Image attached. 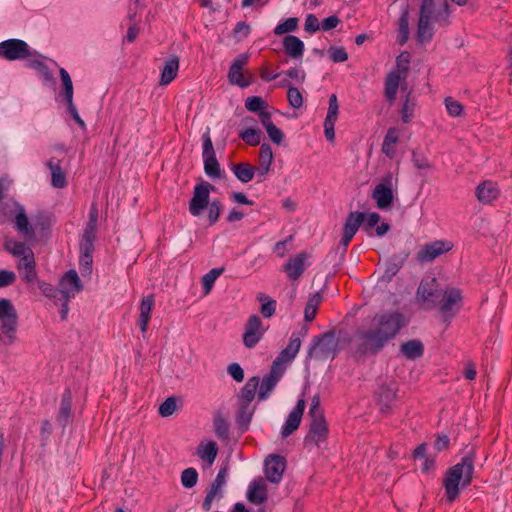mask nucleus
Here are the masks:
<instances>
[{
	"mask_svg": "<svg viewBox=\"0 0 512 512\" xmlns=\"http://www.w3.org/2000/svg\"><path fill=\"white\" fill-rule=\"evenodd\" d=\"M402 325L403 318L399 313L375 315L367 325L356 330L353 338H345L343 341L352 343L356 358L374 355L397 335Z\"/></svg>",
	"mask_w": 512,
	"mask_h": 512,
	"instance_id": "obj_1",
	"label": "nucleus"
},
{
	"mask_svg": "<svg viewBox=\"0 0 512 512\" xmlns=\"http://www.w3.org/2000/svg\"><path fill=\"white\" fill-rule=\"evenodd\" d=\"M474 473V452L468 453L461 462L452 466L443 479L446 499L449 503L455 501L460 492V486L470 485Z\"/></svg>",
	"mask_w": 512,
	"mask_h": 512,
	"instance_id": "obj_2",
	"label": "nucleus"
},
{
	"mask_svg": "<svg viewBox=\"0 0 512 512\" xmlns=\"http://www.w3.org/2000/svg\"><path fill=\"white\" fill-rule=\"evenodd\" d=\"M18 313L11 300L0 299V342L11 346L17 341Z\"/></svg>",
	"mask_w": 512,
	"mask_h": 512,
	"instance_id": "obj_3",
	"label": "nucleus"
},
{
	"mask_svg": "<svg viewBox=\"0 0 512 512\" xmlns=\"http://www.w3.org/2000/svg\"><path fill=\"white\" fill-rule=\"evenodd\" d=\"M338 340L332 331L314 339L308 351V357L316 360L334 359L337 354Z\"/></svg>",
	"mask_w": 512,
	"mask_h": 512,
	"instance_id": "obj_4",
	"label": "nucleus"
},
{
	"mask_svg": "<svg viewBox=\"0 0 512 512\" xmlns=\"http://www.w3.org/2000/svg\"><path fill=\"white\" fill-rule=\"evenodd\" d=\"M29 45L21 39H8L0 42V57L8 60H23L34 56Z\"/></svg>",
	"mask_w": 512,
	"mask_h": 512,
	"instance_id": "obj_5",
	"label": "nucleus"
},
{
	"mask_svg": "<svg viewBox=\"0 0 512 512\" xmlns=\"http://www.w3.org/2000/svg\"><path fill=\"white\" fill-rule=\"evenodd\" d=\"M442 292L436 278H425L419 284L417 298L426 309H432L439 304Z\"/></svg>",
	"mask_w": 512,
	"mask_h": 512,
	"instance_id": "obj_6",
	"label": "nucleus"
},
{
	"mask_svg": "<svg viewBox=\"0 0 512 512\" xmlns=\"http://www.w3.org/2000/svg\"><path fill=\"white\" fill-rule=\"evenodd\" d=\"M214 186L209 182L197 184L193 190V196L189 201V212L192 216L198 217L206 209L210 202V192Z\"/></svg>",
	"mask_w": 512,
	"mask_h": 512,
	"instance_id": "obj_7",
	"label": "nucleus"
},
{
	"mask_svg": "<svg viewBox=\"0 0 512 512\" xmlns=\"http://www.w3.org/2000/svg\"><path fill=\"white\" fill-rule=\"evenodd\" d=\"M203 140V161L205 173L212 178H220L221 169L216 159L215 150L209 132L202 136Z\"/></svg>",
	"mask_w": 512,
	"mask_h": 512,
	"instance_id": "obj_8",
	"label": "nucleus"
},
{
	"mask_svg": "<svg viewBox=\"0 0 512 512\" xmlns=\"http://www.w3.org/2000/svg\"><path fill=\"white\" fill-rule=\"evenodd\" d=\"M452 248V242L447 240H436L422 246L418 251L416 258L420 263L432 262L437 257L452 250Z\"/></svg>",
	"mask_w": 512,
	"mask_h": 512,
	"instance_id": "obj_9",
	"label": "nucleus"
},
{
	"mask_svg": "<svg viewBox=\"0 0 512 512\" xmlns=\"http://www.w3.org/2000/svg\"><path fill=\"white\" fill-rule=\"evenodd\" d=\"M248 61V53H243L234 59L228 71V80L231 84L237 85L241 88L248 87L251 84V75L246 77L243 72V68Z\"/></svg>",
	"mask_w": 512,
	"mask_h": 512,
	"instance_id": "obj_10",
	"label": "nucleus"
},
{
	"mask_svg": "<svg viewBox=\"0 0 512 512\" xmlns=\"http://www.w3.org/2000/svg\"><path fill=\"white\" fill-rule=\"evenodd\" d=\"M228 476V466L224 465L219 470L215 480L211 483L206 497L203 501L202 507L205 511H209L212 507L214 500H219L223 497V487L226 484V478Z\"/></svg>",
	"mask_w": 512,
	"mask_h": 512,
	"instance_id": "obj_11",
	"label": "nucleus"
},
{
	"mask_svg": "<svg viewBox=\"0 0 512 512\" xmlns=\"http://www.w3.org/2000/svg\"><path fill=\"white\" fill-rule=\"evenodd\" d=\"M372 198L376 201L379 209L385 210L391 207L394 199L391 174H388L381 183L375 186Z\"/></svg>",
	"mask_w": 512,
	"mask_h": 512,
	"instance_id": "obj_12",
	"label": "nucleus"
},
{
	"mask_svg": "<svg viewBox=\"0 0 512 512\" xmlns=\"http://www.w3.org/2000/svg\"><path fill=\"white\" fill-rule=\"evenodd\" d=\"M462 293L454 287H447L443 290L437 307L443 314H455L461 307Z\"/></svg>",
	"mask_w": 512,
	"mask_h": 512,
	"instance_id": "obj_13",
	"label": "nucleus"
},
{
	"mask_svg": "<svg viewBox=\"0 0 512 512\" xmlns=\"http://www.w3.org/2000/svg\"><path fill=\"white\" fill-rule=\"evenodd\" d=\"M310 419V429L304 439V442L305 444H314L316 446H319L327 439L328 425L324 416L310 417Z\"/></svg>",
	"mask_w": 512,
	"mask_h": 512,
	"instance_id": "obj_14",
	"label": "nucleus"
},
{
	"mask_svg": "<svg viewBox=\"0 0 512 512\" xmlns=\"http://www.w3.org/2000/svg\"><path fill=\"white\" fill-rule=\"evenodd\" d=\"M264 330L262 321L257 315L249 317L243 335V342L247 348H253L262 338Z\"/></svg>",
	"mask_w": 512,
	"mask_h": 512,
	"instance_id": "obj_15",
	"label": "nucleus"
},
{
	"mask_svg": "<svg viewBox=\"0 0 512 512\" xmlns=\"http://www.w3.org/2000/svg\"><path fill=\"white\" fill-rule=\"evenodd\" d=\"M83 290L82 282L75 270H69L64 274L59 283L60 296L73 298Z\"/></svg>",
	"mask_w": 512,
	"mask_h": 512,
	"instance_id": "obj_16",
	"label": "nucleus"
},
{
	"mask_svg": "<svg viewBox=\"0 0 512 512\" xmlns=\"http://www.w3.org/2000/svg\"><path fill=\"white\" fill-rule=\"evenodd\" d=\"M285 459L279 455H270L265 461V475L272 483H278L285 471Z\"/></svg>",
	"mask_w": 512,
	"mask_h": 512,
	"instance_id": "obj_17",
	"label": "nucleus"
},
{
	"mask_svg": "<svg viewBox=\"0 0 512 512\" xmlns=\"http://www.w3.org/2000/svg\"><path fill=\"white\" fill-rule=\"evenodd\" d=\"M306 404L304 399H299L294 409L289 413L282 427V437L286 438L296 431L301 423Z\"/></svg>",
	"mask_w": 512,
	"mask_h": 512,
	"instance_id": "obj_18",
	"label": "nucleus"
},
{
	"mask_svg": "<svg viewBox=\"0 0 512 512\" xmlns=\"http://www.w3.org/2000/svg\"><path fill=\"white\" fill-rule=\"evenodd\" d=\"M405 75L398 74V72H390L385 80V97L390 104L396 100L399 87L402 90L406 89Z\"/></svg>",
	"mask_w": 512,
	"mask_h": 512,
	"instance_id": "obj_19",
	"label": "nucleus"
},
{
	"mask_svg": "<svg viewBox=\"0 0 512 512\" xmlns=\"http://www.w3.org/2000/svg\"><path fill=\"white\" fill-rule=\"evenodd\" d=\"M365 214L361 212H351L345 222L343 229V237L341 244L344 249L349 245L350 241L358 231L360 224L364 221Z\"/></svg>",
	"mask_w": 512,
	"mask_h": 512,
	"instance_id": "obj_20",
	"label": "nucleus"
},
{
	"mask_svg": "<svg viewBox=\"0 0 512 512\" xmlns=\"http://www.w3.org/2000/svg\"><path fill=\"white\" fill-rule=\"evenodd\" d=\"M310 258L307 252H301L294 258L288 260L283 266L284 271L290 280H298L305 271V263Z\"/></svg>",
	"mask_w": 512,
	"mask_h": 512,
	"instance_id": "obj_21",
	"label": "nucleus"
},
{
	"mask_svg": "<svg viewBox=\"0 0 512 512\" xmlns=\"http://www.w3.org/2000/svg\"><path fill=\"white\" fill-rule=\"evenodd\" d=\"M338 100L335 94L329 97V107L327 116L324 121V132L328 141L333 142L335 139L334 125L338 118Z\"/></svg>",
	"mask_w": 512,
	"mask_h": 512,
	"instance_id": "obj_22",
	"label": "nucleus"
},
{
	"mask_svg": "<svg viewBox=\"0 0 512 512\" xmlns=\"http://www.w3.org/2000/svg\"><path fill=\"white\" fill-rule=\"evenodd\" d=\"M283 48L287 56L293 59H301L304 54L303 41L294 35H287L282 40Z\"/></svg>",
	"mask_w": 512,
	"mask_h": 512,
	"instance_id": "obj_23",
	"label": "nucleus"
},
{
	"mask_svg": "<svg viewBox=\"0 0 512 512\" xmlns=\"http://www.w3.org/2000/svg\"><path fill=\"white\" fill-rule=\"evenodd\" d=\"M499 195L497 185L491 181H484L476 188V197L479 202L489 204Z\"/></svg>",
	"mask_w": 512,
	"mask_h": 512,
	"instance_id": "obj_24",
	"label": "nucleus"
},
{
	"mask_svg": "<svg viewBox=\"0 0 512 512\" xmlns=\"http://www.w3.org/2000/svg\"><path fill=\"white\" fill-rule=\"evenodd\" d=\"M178 70L179 58L177 56L169 57L164 63L159 84L161 86L170 84L176 78Z\"/></svg>",
	"mask_w": 512,
	"mask_h": 512,
	"instance_id": "obj_25",
	"label": "nucleus"
},
{
	"mask_svg": "<svg viewBox=\"0 0 512 512\" xmlns=\"http://www.w3.org/2000/svg\"><path fill=\"white\" fill-rule=\"evenodd\" d=\"M15 228L27 241L32 240L35 237V231L32 225H30L23 207L19 208L15 217Z\"/></svg>",
	"mask_w": 512,
	"mask_h": 512,
	"instance_id": "obj_26",
	"label": "nucleus"
},
{
	"mask_svg": "<svg viewBox=\"0 0 512 512\" xmlns=\"http://www.w3.org/2000/svg\"><path fill=\"white\" fill-rule=\"evenodd\" d=\"M47 166L51 171V183L55 188H64L67 185L66 175L60 165V160L52 157L48 160Z\"/></svg>",
	"mask_w": 512,
	"mask_h": 512,
	"instance_id": "obj_27",
	"label": "nucleus"
},
{
	"mask_svg": "<svg viewBox=\"0 0 512 512\" xmlns=\"http://www.w3.org/2000/svg\"><path fill=\"white\" fill-rule=\"evenodd\" d=\"M412 163L415 169L418 171V175L425 177L428 173L435 169L434 164L430 161L428 156L421 151L412 152Z\"/></svg>",
	"mask_w": 512,
	"mask_h": 512,
	"instance_id": "obj_28",
	"label": "nucleus"
},
{
	"mask_svg": "<svg viewBox=\"0 0 512 512\" xmlns=\"http://www.w3.org/2000/svg\"><path fill=\"white\" fill-rule=\"evenodd\" d=\"M398 141V130L394 127L389 128L381 146L382 153L388 158L393 159L396 156V146Z\"/></svg>",
	"mask_w": 512,
	"mask_h": 512,
	"instance_id": "obj_29",
	"label": "nucleus"
},
{
	"mask_svg": "<svg viewBox=\"0 0 512 512\" xmlns=\"http://www.w3.org/2000/svg\"><path fill=\"white\" fill-rule=\"evenodd\" d=\"M400 352L406 359L415 360L423 356L424 346L420 340L413 339L402 343Z\"/></svg>",
	"mask_w": 512,
	"mask_h": 512,
	"instance_id": "obj_30",
	"label": "nucleus"
},
{
	"mask_svg": "<svg viewBox=\"0 0 512 512\" xmlns=\"http://www.w3.org/2000/svg\"><path fill=\"white\" fill-rule=\"evenodd\" d=\"M154 306V297L153 295H148L144 297L140 304V316H139V324L142 333H145L148 329V324L150 321V315L152 308Z\"/></svg>",
	"mask_w": 512,
	"mask_h": 512,
	"instance_id": "obj_31",
	"label": "nucleus"
},
{
	"mask_svg": "<svg viewBox=\"0 0 512 512\" xmlns=\"http://www.w3.org/2000/svg\"><path fill=\"white\" fill-rule=\"evenodd\" d=\"M397 385L394 382L381 385L379 389V403L383 408H389L396 399Z\"/></svg>",
	"mask_w": 512,
	"mask_h": 512,
	"instance_id": "obj_32",
	"label": "nucleus"
},
{
	"mask_svg": "<svg viewBox=\"0 0 512 512\" xmlns=\"http://www.w3.org/2000/svg\"><path fill=\"white\" fill-rule=\"evenodd\" d=\"M248 500L261 504L267 499V488L263 480H257L250 484L248 489Z\"/></svg>",
	"mask_w": 512,
	"mask_h": 512,
	"instance_id": "obj_33",
	"label": "nucleus"
},
{
	"mask_svg": "<svg viewBox=\"0 0 512 512\" xmlns=\"http://www.w3.org/2000/svg\"><path fill=\"white\" fill-rule=\"evenodd\" d=\"M72 415V396L70 391H66L62 397L57 421L61 426H66Z\"/></svg>",
	"mask_w": 512,
	"mask_h": 512,
	"instance_id": "obj_34",
	"label": "nucleus"
},
{
	"mask_svg": "<svg viewBox=\"0 0 512 512\" xmlns=\"http://www.w3.org/2000/svg\"><path fill=\"white\" fill-rule=\"evenodd\" d=\"M218 453L217 443L209 441L207 443H201L197 448V455L203 461H206L209 465H212L215 461Z\"/></svg>",
	"mask_w": 512,
	"mask_h": 512,
	"instance_id": "obj_35",
	"label": "nucleus"
},
{
	"mask_svg": "<svg viewBox=\"0 0 512 512\" xmlns=\"http://www.w3.org/2000/svg\"><path fill=\"white\" fill-rule=\"evenodd\" d=\"M301 347V340L298 336L293 335L290 338L289 344L285 349L281 351V353L278 355V359L281 360L284 363L290 362L293 360L297 353L299 352V349Z\"/></svg>",
	"mask_w": 512,
	"mask_h": 512,
	"instance_id": "obj_36",
	"label": "nucleus"
},
{
	"mask_svg": "<svg viewBox=\"0 0 512 512\" xmlns=\"http://www.w3.org/2000/svg\"><path fill=\"white\" fill-rule=\"evenodd\" d=\"M273 161V152L269 144H262L259 153L260 167L258 169L261 175H265L269 172L270 166Z\"/></svg>",
	"mask_w": 512,
	"mask_h": 512,
	"instance_id": "obj_37",
	"label": "nucleus"
},
{
	"mask_svg": "<svg viewBox=\"0 0 512 512\" xmlns=\"http://www.w3.org/2000/svg\"><path fill=\"white\" fill-rule=\"evenodd\" d=\"M260 384V378L254 376L250 378L241 389L240 400L243 403L250 404L255 397L257 388Z\"/></svg>",
	"mask_w": 512,
	"mask_h": 512,
	"instance_id": "obj_38",
	"label": "nucleus"
},
{
	"mask_svg": "<svg viewBox=\"0 0 512 512\" xmlns=\"http://www.w3.org/2000/svg\"><path fill=\"white\" fill-rule=\"evenodd\" d=\"M322 299L320 292H316L309 297L304 310L305 321L311 322L315 318Z\"/></svg>",
	"mask_w": 512,
	"mask_h": 512,
	"instance_id": "obj_39",
	"label": "nucleus"
},
{
	"mask_svg": "<svg viewBox=\"0 0 512 512\" xmlns=\"http://www.w3.org/2000/svg\"><path fill=\"white\" fill-rule=\"evenodd\" d=\"M232 170L237 179L243 183L250 182L255 174V168L249 163H239L232 167Z\"/></svg>",
	"mask_w": 512,
	"mask_h": 512,
	"instance_id": "obj_40",
	"label": "nucleus"
},
{
	"mask_svg": "<svg viewBox=\"0 0 512 512\" xmlns=\"http://www.w3.org/2000/svg\"><path fill=\"white\" fill-rule=\"evenodd\" d=\"M433 21H427L426 19H419L417 25V40L420 44L429 42L434 34Z\"/></svg>",
	"mask_w": 512,
	"mask_h": 512,
	"instance_id": "obj_41",
	"label": "nucleus"
},
{
	"mask_svg": "<svg viewBox=\"0 0 512 512\" xmlns=\"http://www.w3.org/2000/svg\"><path fill=\"white\" fill-rule=\"evenodd\" d=\"M409 34V10L406 7L399 18L398 43L404 45L409 39Z\"/></svg>",
	"mask_w": 512,
	"mask_h": 512,
	"instance_id": "obj_42",
	"label": "nucleus"
},
{
	"mask_svg": "<svg viewBox=\"0 0 512 512\" xmlns=\"http://www.w3.org/2000/svg\"><path fill=\"white\" fill-rule=\"evenodd\" d=\"M416 106V99L409 91L406 96L401 109V119L404 123H409L413 117V112Z\"/></svg>",
	"mask_w": 512,
	"mask_h": 512,
	"instance_id": "obj_43",
	"label": "nucleus"
},
{
	"mask_svg": "<svg viewBox=\"0 0 512 512\" xmlns=\"http://www.w3.org/2000/svg\"><path fill=\"white\" fill-rule=\"evenodd\" d=\"M4 247L9 253L17 257L24 256L27 255L28 252H32L25 243L14 240H6Z\"/></svg>",
	"mask_w": 512,
	"mask_h": 512,
	"instance_id": "obj_44",
	"label": "nucleus"
},
{
	"mask_svg": "<svg viewBox=\"0 0 512 512\" xmlns=\"http://www.w3.org/2000/svg\"><path fill=\"white\" fill-rule=\"evenodd\" d=\"M257 298L262 303L261 314L265 318L272 317L276 311V301L264 293L259 294Z\"/></svg>",
	"mask_w": 512,
	"mask_h": 512,
	"instance_id": "obj_45",
	"label": "nucleus"
},
{
	"mask_svg": "<svg viewBox=\"0 0 512 512\" xmlns=\"http://www.w3.org/2000/svg\"><path fill=\"white\" fill-rule=\"evenodd\" d=\"M224 268H214L205 274L202 278V284L204 289V295H208L217 278L223 273Z\"/></svg>",
	"mask_w": 512,
	"mask_h": 512,
	"instance_id": "obj_46",
	"label": "nucleus"
},
{
	"mask_svg": "<svg viewBox=\"0 0 512 512\" xmlns=\"http://www.w3.org/2000/svg\"><path fill=\"white\" fill-rule=\"evenodd\" d=\"M277 383L278 380L276 379V377L266 375L263 378L260 386H258V398L260 400H265L268 397L269 393L274 389Z\"/></svg>",
	"mask_w": 512,
	"mask_h": 512,
	"instance_id": "obj_47",
	"label": "nucleus"
},
{
	"mask_svg": "<svg viewBox=\"0 0 512 512\" xmlns=\"http://www.w3.org/2000/svg\"><path fill=\"white\" fill-rule=\"evenodd\" d=\"M96 229L97 225L87 223L80 246H83V248L86 250L90 249L91 247H94Z\"/></svg>",
	"mask_w": 512,
	"mask_h": 512,
	"instance_id": "obj_48",
	"label": "nucleus"
},
{
	"mask_svg": "<svg viewBox=\"0 0 512 512\" xmlns=\"http://www.w3.org/2000/svg\"><path fill=\"white\" fill-rule=\"evenodd\" d=\"M63 89H64V98L66 102H70L73 99V83L69 73L64 69L60 68L59 70Z\"/></svg>",
	"mask_w": 512,
	"mask_h": 512,
	"instance_id": "obj_49",
	"label": "nucleus"
},
{
	"mask_svg": "<svg viewBox=\"0 0 512 512\" xmlns=\"http://www.w3.org/2000/svg\"><path fill=\"white\" fill-rule=\"evenodd\" d=\"M253 415V408L250 407V404H246L241 402L238 415L237 422L241 427L247 428L250 423Z\"/></svg>",
	"mask_w": 512,
	"mask_h": 512,
	"instance_id": "obj_50",
	"label": "nucleus"
},
{
	"mask_svg": "<svg viewBox=\"0 0 512 512\" xmlns=\"http://www.w3.org/2000/svg\"><path fill=\"white\" fill-rule=\"evenodd\" d=\"M93 250H94V247H91L90 249L86 250L83 248V246H80L81 255H80L79 265H80L82 274H85V273L89 274L91 271V267H92V263H93V260H92Z\"/></svg>",
	"mask_w": 512,
	"mask_h": 512,
	"instance_id": "obj_51",
	"label": "nucleus"
},
{
	"mask_svg": "<svg viewBox=\"0 0 512 512\" xmlns=\"http://www.w3.org/2000/svg\"><path fill=\"white\" fill-rule=\"evenodd\" d=\"M30 68L35 69L44 80L50 82L53 80V75L47 65L39 59H30L27 64Z\"/></svg>",
	"mask_w": 512,
	"mask_h": 512,
	"instance_id": "obj_52",
	"label": "nucleus"
},
{
	"mask_svg": "<svg viewBox=\"0 0 512 512\" xmlns=\"http://www.w3.org/2000/svg\"><path fill=\"white\" fill-rule=\"evenodd\" d=\"M434 0H422L419 11V19H426L427 21L436 20Z\"/></svg>",
	"mask_w": 512,
	"mask_h": 512,
	"instance_id": "obj_53",
	"label": "nucleus"
},
{
	"mask_svg": "<svg viewBox=\"0 0 512 512\" xmlns=\"http://www.w3.org/2000/svg\"><path fill=\"white\" fill-rule=\"evenodd\" d=\"M198 472L195 468H187L181 473V483L185 488H192L197 484Z\"/></svg>",
	"mask_w": 512,
	"mask_h": 512,
	"instance_id": "obj_54",
	"label": "nucleus"
},
{
	"mask_svg": "<svg viewBox=\"0 0 512 512\" xmlns=\"http://www.w3.org/2000/svg\"><path fill=\"white\" fill-rule=\"evenodd\" d=\"M297 27H298V18L291 17V18H288L287 20H285L284 22L278 24L274 29V33L276 35H282V34H285L288 32L295 31L297 29Z\"/></svg>",
	"mask_w": 512,
	"mask_h": 512,
	"instance_id": "obj_55",
	"label": "nucleus"
},
{
	"mask_svg": "<svg viewBox=\"0 0 512 512\" xmlns=\"http://www.w3.org/2000/svg\"><path fill=\"white\" fill-rule=\"evenodd\" d=\"M240 138L251 146H256L261 141V134L260 131L249 128L240 133Z\"/></svg>",
	"mask_w": 512,
	"mask_h": 512,
	"instance_id": "obj_56",
	"label": "nucleus"
},
{
	"mask_svg": "<svg viewBox=\"0 0 512 512\" xmlns=\"http://www.w3.org/2000/svg\"><path fill=\"white\" fill-rule=\"evenodd\" d=\"M410 54L408 52H402L396 59V69L392 72H398V74L405 75L409 70Z\"/></svg>",
	"mask_w": 512,
	"mask_h": 512,
	"instance_id": "obj_57",
	"label": "nucleus"
},
{
	"mask_svg": "<svg viewBox=\"0 0 512 512\" xmlns=\"http://www.w3.org/2000/svg\"><path fill=\"white\" fill-rule=\"evenodd\" d=\"M287 100L292 108L299 109L303 105V96L298 88L289 87Z\"/></svg>",
	"mask_w": 512,
	"mask_h": 512,
	"instance_id": "obj_58",
	"label": "nucleus"
},
{
	"mask_svg": "<svg viewBox=\"0 0 512 512\" xmlns=\"http://www.w3.org/2000/svg\"><path fill=\"white\" fill-rule=\"evenodd\" d=\"M177 410V402L175 397H168L160 406L159 414L162 417H169Z\"/></svg>",
	"mask_w": 512,
	"mask_h": 512,
	"instance_id": "obj_59",
	"label": "nucleus"
},
{
	"mask_svg": "<svg viewBox=\"0 0 512 512\" xmlns=\"http://www.w3.org/2000/svg\"><path fill=\"white\" fill-rule=\"evenodd\" d=\"M214 428H215V433L219 437H222V438L227 437L228 430H229V424H228V422L226 421V419L222 415L218 414V415L215 416V418H214Z\"/></svg>",
	"mask_w": 512,
	"mask_h": 512,
	"instance_id": "obj_60",
	"label": "nucleus"
},
{
	"mask_svg": "<svg viewBox=\"0 0 512 512\" xmlns=\"http://www.w3.org/2000/svg\"><path fill=\"white\" fill-rule=\"evenodd\" d=\"M245 107L251 112H261L266 107V103L261 97L252 96L246 99Z\"/></svg>",
	"mask_w": 512,
	"mask_h": 512,
	"instance_id": "obj_61",
	"label": "nucleus"
},
{
	"mask_svg": "<svg viewBox=\"0 0 512 512\" xmlns=\"http://www.w3.org/2000/svg\"><path fill=\"white\" fill-rule=\"evenodd\" d=\"M208 208V220L210 224H214L218 221L221 211H222V204L219 200L212 201Z\"/></svg>",
	"mask_w": 512,
	"mask_h": 512,
	"instance_id": "obj_62",
	"label": "nucleus"
},
{
	"mask_svg": "<svg viewBox=\"0 0 512 512\" xmlns=\"http://www.w3.org/2000/svg\"><path fill=\"white\" fill-rule=\"evenodd\" d=\"M445 106L448 114L452 117H458L463 112L462 104L451 97L445 99Z\"/></svg>",
	"mask_w": 512,
	"mask_h": 512,
	"instance_id": "obj_63",
	"label": "nucleus"
},
{
	"mask_svg": "<svg viewBox=\"0 0 512 512\" xmlns=\"http://www.w3.org/2000/svg\"><path fill=\"white\" fill-rule=\"evenodd\" d=\"M328 53L332 61L335 63L344 62L348 59L347 52L341 47H330Z\"/></svg>",
	"mask_w": 512,
	"mask_h": 512,
	"instance_id": "obj_64",
	"label": "nucleus"
}]
</instances>
